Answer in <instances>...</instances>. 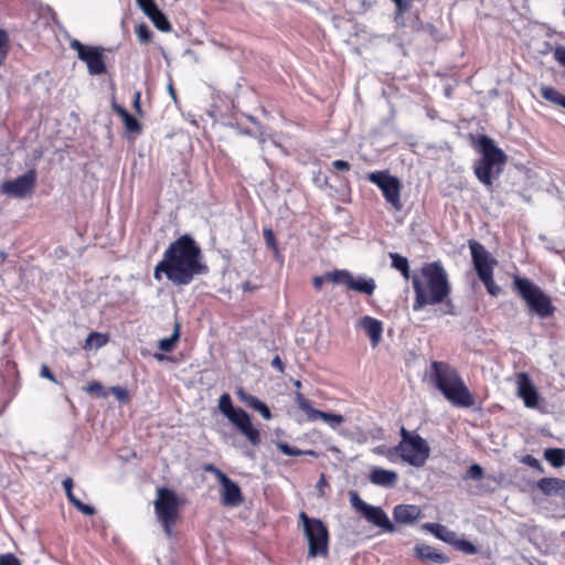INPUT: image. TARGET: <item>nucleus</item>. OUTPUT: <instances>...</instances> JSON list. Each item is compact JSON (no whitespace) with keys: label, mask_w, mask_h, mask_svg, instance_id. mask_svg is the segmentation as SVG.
<instances>
[{"label":"nucleus","mask_w":565,"mask_h":565,"mask_svg":"<svg viewBox=\"0 0 565 565\" xmlns=\"http://www.w3.org/2000/svg\"><path fill=\"white\" fill-rule=\"evenodd\" d=\"M70 47L77 52V57L86 63L89 75H102L107 71L104 49L102 46H89L73 39Z\"/></svg>","instance_id":"obj_10"},{"label":"nucleus","mask_w":565,"mask_h":565,"mask_svg":"<svg viewBox=\"0 0 565 565\" xmlns=\"http://www.w3.org/2000/svg\"><path fill=\"white\" fill-rule=\"evenodd\" d=\"M296 386H297V387H299V386H300V382H299V381H297V382H296Z\"/></svg>","instance_id":"obj_63"},{"label":"nucleus","mask_w":565,"mask_h":565,"mask_svg":"<svg viewBox=\"0 0 565 565\" xmlns=\"http://www.w3.org/2000/svg\"><path fill=\"white\" fill-rule=\"evenodd\" d=\"M239 134H241V135L250 136V135H252V131H250L249 129H241V130H239Z\"/></svg>","instance_id":"obj_60"},{"label":"nucleus","mask_w":565,"mask_h":565,"mask_svg":"<svg viewBox=\"0 0 565 565\" xmlns=\"http://www.w3.org/2000/svg\"><path fill=\"white\" fill-rule=\"evenodd\" d=\"M349 494L351 507L367 522L381 527L384 532L393 533L395 531L394 524L382 508L366 503L356 491H350Z\"/></svg>","instance_id":"obj_9"},{"label":"nucleus","mask_w":565,"mask_h":565,"mask_svg":"<svg viewBox=\"0 0 565 565\" xmlns=\"http://www.w3.org/2000/svg\"><path fill=\"white\" fill-rule=\"evenodd\" d=\"M422 511L415 504H398L393 510L395 522L402 524H414L420 518Z\"/></svg>","instance_id":"obj_19"},{"label":"nucleus","mask_w":565,"mask_h":565,"mask_svg":"<svg viewBox=\"0 0 565 565\" xmlns=\"http://www.w3.org/2000/svg\"><path fill=\"white\" fill-rule=\"evenodd\" d=\"M454 406L469 408L475 405V397L463 383L462 379L450 388L441 392Z\"/></svg>","instance_id":"obj_16"},{"label":"nucleus","mask_w":565,"mask_h":565,"mask_svg":"<svg viewBox=\"0 0 565 565\" xmlns=\"http://www.w3.org/2000/svg\"><path fill=\"white\" fill-rule=\"evenodd\" d=\"M204 470L206 472L213 473L216 477L218 482H221L222 480H224L227 477L221 469L215 467L213 463L205 465Z\"/></svg>","instance_id":"obj_46"},{"label":"nucleus","mask_w":565,"mask_h":565,"mask_svg":"<svg viewBox=\"0 0 565 565\" xmlns=\"http://www.w3.org/2000/svg\"><path fill=\"white\" fill-rule=\"evenodd\" d=\"M277 448L286 456H290V457H297V456H300V455H315V451L313 450H300L296 447H292L290 446L289 444L287 443H284V441H278L276 444Z\"/></svg>","instance_id":"obj_34"},{"label":"nucleus","mask_w":565,"mask_h":565,"mask_svg":"<svg viewBox=\"0 0 565 565\" xmlns=\"http://www.w3.org/2000/svg\"><path fill=\"white\" fill-rule=\"evenodd\" d=\"M221 484V502L224 507H238L243 503L244 497L239 486L231 478L226 477L220 482Z\"/></svg>","instance_id":"obj_18"},{"label":"nucleus","mask_w":565,"mask_h":565,"mask_svg":"<svg viewBox=\"0 0 565 565\" xmlns=\"http://www.w3.org/2000/svg\"><path fill=\"white\" fill-rule=\"evenodd\" d=\"M136 34L142 44H147L152 40V32L145 23H140L136 26Z\"/></svg>","instance_id":"obj_38"},{"label":"nucleus","mask_w":565,"mask_h":565,"mask_svg":"<svg viewBox=\"0 0 565 565\" xmlns=\"http://www.w3.org/2000/svg\"><path fill=\"white\" fill-rule=\"evenodd\" d=\"M452 545L460 552L467 554V555H475L478 552L477 546L471 543L470 541H467L465 539H455V542H452Z\"/></svg>","instance_id":"obj_35"},{"label":"nucleus","mask_w":565,"mask_h":565,"mask_svg":"<svg viewBox=\"0 0 565 565\" xmlns=\"http://www.w3.org/2000/svg\"><path fill=\"white\" fill-rule=\"evenodd\" d=\"M168 92H169L171 98L175 102L177 100V93H175L174 87H173L171 82L168 85Z\"/></svg>","instance_id":"obj_58"},{"label":"nucleus","mask_w":565,"mask_h":565,"mask_svg":"<svg viewBox=\"0 0 565 565\" xmlns=\"http://www.w3.org/2000/svg\"><path fill=\"white\" fill-rule=\"evenodd\" d=\"M0 565H21L20 559L12 553L0 554Z\"/></svg>","instance_id":"obj_43"},{"label":"nucleus","mask_w":565,"mask_h":565,"mask_svg":"<svg viewBox=\"0 0 565 565\" xmlns=\"http://www.w3.org/2000/svg\"><path fill=\"white\" fill-rule=\"evenodd\" d=\"M422 278L412 276L415 299L413 310L419 311L425 306L444 303L450 296L451 285L443 264L437 262L425 263L420 268Z\"/></svg>","instance_id":"obj_2"},{"label":"nucleus","mask_w":565,"mask_h":565,"mask_svg":"<svg viewBox=\"0 0 565 565\" xmlns=\"http://www.w3.org/2000/svg\"><path fill=\"white\" fill-rule=\"evenodd\" d=\"M134 107L136 109L137 113H141V107H140V92H136L135 94V98H134Z\"/></svg>","instance_id":"obj_57"},{"label":"nucleus","mask_w":565,"mask_h":565,"mask_svg":"<svg viewBox=\"0 0 565 565\" xmlns=\"http://www.w3.org/2000/svg\"><path fill=\"white\" fill-rule=\"evenodd\" d=\"M122 119V122L125 125V128L128 132L140 135L142 127L138 119L134 117L131 114L125 115Z\"/></svg>","instance_id":"obj_36"},{"label":"nucleus","mask_w":565,"mask_h":565,"mask_svg":"<svg viewBox=\"0 0 565 565\" xmlns=\"http://www.w3.org/2000/svg\"><path fill=\"white\" fill-rule=\"evenodd\" d=\"M475 148L480 153V158L473 163L475 175L480 183L490 189L494 180L501 175L508 156L487 135L478 136Z\"/></svg>","instance_id":"obj_3"},{"label":"nucleus","mask_w":565,"mask_h":565,"mask_svg":"<svg viewBox=\"0 0 565 565\" xmlns=\"http://www.w3.org/2000/svg\"><path fill=\"white\" fill-rule=\"evenodd\" d=\"M390 257L392 259L393 268L398 270L405 279L412 278L409 263L406 257L399 255L398 253H390Z\"/></svg>","instance_id":"obj_31"},{"label":"nucleus","mask_w":565,"mask_h":565,"mask_svg":"<svg viewBox=\"0 0 565 565\" xmlns=\"http://www.w3.org/2000/svg\"><path fill=\"white\" fill-rule=\"evenodd\" d=\"M348 288L370 296L374 292L376 285L373 278H365L362 276L354 278L351 275Z\"/></svg>","instance_id":"obj_25"},{"label":"nucleus","mask_w":565,"mask_h":565,"mask_svg":"<svg viewBox=\"0 0 565 565\" xmlns=\"http://www.w3.org/2000/svg\"><path fill=\"white\" fill-rule=\"evenodd\" d=\"M522 462L530 466L531 468L539 470L540 472H544V468L542 467L541 462L531 455L524 456L522 458Z\"/></svg>","instance_id":"obj_44"},{"label":"nucleus","mask_w":565,"mask_h":565,"mask_svg":"<svg viewBox=\"0 0 565 565\" xmlns=\"http://www.w3.org/2000/svg\"><path fill=\"white\" fill-rule=\"evenodd\" d=\"M95 340V347L100 348L107 342V338L100 333L92 332L88 335L87 343L92 345V341Z\"/></svg>","instance_id":"obj_45"},{"label":"nucleus","mask_w":565,"mask_h":565,"mask_svg":"<svg viewBox=\"0 0 565 565\" xmlns=\"http://www.w3.org/2000/svg\"><path fill=\"white\" fill-rule=\"evenodd\" d=\"M8 34L0 29V65L3 63L8 53Z\"/></svg>","instance_id":"obj_42"},{"label":"nucleus","mask_w":565,"mask_h":565,"mask_svg":"<svg viewBox=\"0 0 565 565\" xmlns=\"http://www.w3.org/2000/svg\"><path fill=\"white\" fill-rule=\"evenodd\" d=\"M296 402L299 408L306 413L308 420H323L332 429H337L344 422V417L340 414H333L316 409L311 406L309 399L305 398L303 395L297 394Z\"/></svg>","instance_id":"obj_15"},{"label":"nucleus","mask_w":565,"mask_h":565,"mask_svg":"<svg viewBox=\"0 0 565 565\" xmlns=\"http://www.w3.org/2000/svg\"><path fill=\"white\" fill-rule=\"evenodd\" d=\"M154 358L158 360V361H163L166 359V355L162 354V353H156L154 354Z\"/></svg>","instance_id":"obj_59"},{"label":"nucleus","mask_w":565,"mask_h":565,"mask_svg":"<svg viewBox=\"0 0 565 565\" xmlns=\"http://www.w3.org/2000/svg\"><path fill=\"white\" fill-rule=\"evenodd\" d=\"M518 395L523 399L529 408H535L539 405V393L526 373H520L516 379Z\"/></svg>","instance_id":"obj_17"},{"label":"nucleus","mask_w":565,"mask_h":565,"mask_svg":"<svg viewBox=\"0 0 565 565\" xmlns=\"http://www.w3.org/2000/svg\"><path fill=\"white\" fill-rule=\"evenodd\" d=\"M429 380L435 387L444 392L461 380L459 373L445 362L434 361L430 365Z\"/></svg>","instance_id":"obj_14"},{"label":"nucleus","mask_w":565,"mask_h":565,"mask_svg":"<svg viewBox=\"0 0 565 565\" xmlns=\"http://www.w3.org/2000/svg\"><path fill=\"white\" fill-rule=\"evenodd\" d=\"M397 473L393 470L376 467L370 473V481L382 487H393L397 481Z\"/></svg>","instance_id":"obj_23"},{"label":"nucleus","mask_w":565,"mask_h":565,"mask_svg":"<svg viewBox=\"0 0 565 565\" xmlns=\"http://www.w3.org/2000/svg\"><path fill=\"white\" fill-rule=\"evenodd\" d=\"M513 288L525 302L529 311L540 319L554 316L556 307L552 298L536 284L529 278L515 276Z\"/></svg>","instance_id":"obj_4"},{"label":"nucleus","mask_w":565,"mask_h":565,"mask_svg":"<svg viewBox=\"0 0 565 565\" xmlns=\"http://www.w3.org/2000/svg\"><path fill=\"white\" fill-rule=\"evenodd\" d=\"M328 281L338 285H345L348 287L349 280L351 278V273L345 269H335L333 271L327 273Z\"/></svg>","instance_id":"obj_32"},{"label":"nucleus","mask_w":565,"mask_h":565,"mask_svg":"<svg viewBox=\"0 0 565 565\" xmlns=\"http://www.w3.org/2000/svg\"><path fill=\"white\" fill-rule=\"evenodd\" d=\"M146 15L151 20L153 25L161 32L171 31V23L169 22L166 14L158 8V6L148 13H146Z\"/></svg>","instance_id":"obj_27"},{"label":"nucleus","mask_w":565,"mask_h":565,"mask_svg":"<svg viewBox=\"0 0 565 565\" xmlns=\"http://www.w3.org/2000/svg\"><path fill=\"white\" fill-rule=\"evenodd\" d=\"M469 248L471 253L473 268L479 279H483V277L493 275V269L498 262L486 249V247L477 241H470Z\"/></svg>","instance_id":"obj_13"},{"label":"nucleus","mask_w":565,"mask_h":565,"mask_svg":"<svg viewBox=\"0 0 565 565\" xmlns=\"http://www.w3.org/2000/svg\"><path fill=\"white\" fill-rule=\"evenodd\" d=\"M244 289H245V290H250L252 288H250L249 284H246V285L244 286Z\"/></svg>","instance_id":"obj_61"},{"label":"nucleus","mask_w":565,"mask_h":565,"mask_svg":"<svg viewBox=\"0 0 565 565\" xmlns=\"http://www.w3.org/2000/svg\"><path fill=\"white\" fill-rule=\"evenodd\" d=\"M84 391L88 394H92V395H95L97 397H103L105 398L107 396V392L105 391L104 386L102 385L100 382L98 381H92L90 383H88L85 387H84Z\"/></svg>","instance_id":"obj_37"},{"label":"nucleus","mask_w":565,"mask_h":565,"mask_svg":"<svg viewBox=\"0 0 565 565\" xmlns=\"http://www.w3.org/2000/svg\"><path fill=\"white\" fill-rule=\"evenodd\" d=\"M326 281H328L327 274L323 276H316L312 284L317 290H320Z\"/></svg>","instance_id":"obj_54"},{"label":"nucleus","mask_w":565,"mask_h":565,"mask_svg":"<svg viewBox=\"0 0 565 565\" xmlns=\"http://www.w3.org/2000/svg\"><path fill=\"white\" fill-rule=\"evenodd\" d=\"M332 167L335 170L341 171V172H347L351 168L350 163L348 161H344V160H334L332 162Z\"/></svg>","instance_id":"obj_52"},{"label":"nucleus","mask_w":565,"mask_h":565,"mask_svg":"<svg viewBox=\"0 0 565 565\" xmlns=\"http://www.w3.org/2000/svg\"><path fill=\"white\" fill-rule=\"evenodd\" d=\"M114 110L121 117L124 118L125 115H128V110L126 108H124L122 106L118 105V104H114Z\"/></svg>","instance_id":"obj_56"},{"label":"nucleus","mask_w":565,"mask_h":565,"mask_svg":"<svg viewBox=\"0 0 565 565\" xmlns=\"http://www.w3.org/2000/svg\"><path fill=\"white\" fill-rule=\"evenodd\" d=\"M264 238L268 246L276 247V239L274 232L270 228H264Z\"/></svg>","instance_id":"obj_51"},{"label":"nucleus","mask_w":565,"mask_h":565,"mask_svg":"<svg viewBox=\"0 0 565 565\" xmlns=\"http://www.w3.org/2000/svg\"><path fill=\"white\" fill-rule=\"evenodd\" d=\"M367 179L380 188L385 200L397 211L402 209L401 204V181L386 171L371 172Z\"/></svg>","instance_id":"obj_11"},{"label":"nucleus","mask_w":565,"mask_h":565,"mask_svg":"<svg viewBox=\"0 0 565 565\" xmlns=\"http://www.w3.org/2000/svg\"><path fill=\"white\" fill-rule=\"evenodd\" d=\"M136 2L145 14L157 7L154 0H136Z\"/></svg>","instance_id":"obj_47"},{"label":"nucleus","mask_w":565,"mask_h":565,"mask_svg":"<svg viewBox=\"0 0 565 565\" xmlns=\"http://www.w3.org/2000/svg\"><path fill=\"white\" fill-rule=\"evenodd\" d=\"M399 434L401 441L394 447L395 454L413 467H423L430 455L428 443L416 431H409L404 426L401 427Z\"/></svg>","instance_id":"obj_5"},{"label":"nucleus","mask_w":565,"mask_h":565,"mask_svg":"<svg viewBox=\"0 0 565 565\" xmlns=\"http://www.w3.org/2000/svg\"><path fill=\"white\" fill-rule=\"evenodd\" d=\"M35 185L36 171L30 169L15 179L4 181L0 186V192L10 198L24 199L33 192Z\"/></svg>","instance_id":"obj_12"},{"label":"nucleus","mask_w":565,"mask_h":565,"mask_svg":"<svg viewBox=\"0 0 565 565\" xmlns=\"http://www.w3.org/2000/svg\"><path fill=\"white\" fill-rule=\"evenodd\" d=\"M554 58L565 67V46L558 45L554 50Z\"/></svg>","instance_id":"obj_50"},{"label":"nucleus","mask_w":565,"mask_h":565,"mask_svg":"<svg viewBox=\"0 0 565 565\" xmlns=\"http://www.w3.org/2000/svg\"><path fill=\"white\" fill-rule=\"evenodd\" d=\"M110 393L113 395H115V397L121 402V403H126L128 399H129V392L127 388L125 387H121L119 385H116V386H111L110 387Z\"/></svg>","instance_id":"obj_41"},{"label":"nucleus","mask_w":565,"mask_h":565,"mask_svg":"<svg viewBox=\"0 0 565 565\" xmlns=\"http://www.w3.org/2000/svg\"><path fill=\"white\" fill-rule=\"evenodd\" d=\"M441 305H443V309H441V313L443 315H449V316H456L457 315L456 309H455V305L449 299V297Z\"/></svg>","instance_id":"obj_49"},{"label":"nucleus","mask_w":565,"mask_h":565,"mask_svg":"<svg viewBox=\"0 0 565 565\" xmlns=\"http://www.w3.org/2000/svg\"><path fill=\"white\" fill-rule=\"evenodd\" d=\"M179 337H180L179 324H175L173 333L168 338L161 339L158 343V348L163 352H171L174 349V347L179 340Z\"/></svg>","instance_id":"obj_33"},{"label":"nucleus","mask_w":565,"mask_h":565,"mask_svg":"<svg viewBox=\"0 0 565 565\" xmlns=\"http://www.w3.org/2000/svg\"><path fill=\"white\" fill-rule=\"evenodd\" d=\"M537 488L546 495L565 489V480L558 478H542L537 481Z\"/></svg>","instance_id":"obj_28"},{"label":"nucleus","mask_w":565,"mask_h":565,"mask_svg":"<svg viewBox=\"0 0 565 565\" xmlns=\"http://www.w3.org/2000/svg\"><path fill=\"white\" fill-rule=\"evenodd\" d=\"M236 394L241 402L258 412L265 419L271 418V412L263 401L258 399L254 395L246 393L243 388H238Z\"/></svg>","instance_id":"obj_22"},{"label":"nucleus","mask_w":565,"mask_h":565,"mask_svg":"<svg viewBox=\"0 0 565 565\" xmlns=\"http://www.w3.org/2000/svg\"><path fill=\"white\" fill-rule=\"evenodd\" d=\"M423 527L427 531H429L431 534H434L437 539L452 544L456 539V533L449 529H447L445 525L439 523H425Z\"/></svg>","instance_id":"obj_26"},{"label":"nucleus","mask_w":565,"mask_h":565,"mask_svg":"<svg viewBox=\"0 0 565 565\" xmlns=\"http://www.w3.org/2000/svg\"><path fill=\"white\" fill-rule=\"evenodd\" d=\"M414 552L415 556L420 561H428L437 564H445L449 562V558L445 554L426 544H416Z\"/></svg>","instance_id":"obj_21"},{"label":"nucleus","mask_w":565,"mask_h":565,"mask_svg":"<svg viewBox=\"0 0 565 565\" xmlns=\"http://www.w3.org/2000/svg\"><path fill=\"white\" fill-rule=\"evenodd\" d=\"M73 479L70 477L63 481V488L65 490L68 501L83 514L94 515L96 513L95 508L82 502L77 497H75V494L73 493Z\"/></svg>","instance_id":"obj_24"},{"label":"nucleus","mask_w":565,"mask_h":565,"mask_svg":"<svg viewBox=\"0 0 565 565\" xmlns=\"http://www.w3.org/2000/svg\"><path fill=\"white\" fill-rule=\"evenodd\" d=\"M248 119L252 121V122H255L256 119L253 117V116H248Z\"/></svg>","instance_id":"obj_62"},{"label":"nucleus","mask_w":565,"mask_h":565,"mask_svg":"<svg viewBox=\"0 0 565 565\" xmlns=\"http://www.w3.org/2000/svg\"><path fill=\"white\" fill-rule=\"evenodd\" d=\"M487 291L491 295V296H498L501 291V288L494 282L493 280V275H489L487 277H483V279H480Z\"/></svg>","instance_id":"obj_39"},{"label":"nucleus","mask_w":565,"mask_h":565,"mask_svg":"<svg viewBox=\"0 0 565 565\" xmlns=\"http://www.w3.org/2000/svg\"><path fill=\"white\" fill-rule=\"evenodd\" d=\"M40 376L43 379H47L52 383H55V384L58 383L55 375L53 374V372L50 370V367L46 364H42L41 370H40Z\"/></svg>","instance_id":"obj_48"},{"label":"nucleus","mask_w":565,"mask_h":565,"mask_svg":"<svg viewBox=\"0 0 565 565\" xmlns=\"http://www.w3.org/2000/svg\"><path fill=\"white\" fill-rule=\"evenodd\" d=\"M540 92L545 100L565 109V95L559 93L556 88L543 85Z\"/></svg>","instance_id":"obj_29"},{"label":"nucleus","mask_w":565,"mask_h":565,"mask_svg":"<svg viewBox=\"0 0 565 565\" xmlns=\"http://www.w3.org/2000/svg\"><path fill=\"white\" fill-rule=\"evenodd\" d=\"M483 477V469L478 463H472L466 471L463 479L479 480Z\"/></svg>","instance_id":"obj_40"},{"label":"nucleus","mask_w":565,"mask_h":565,"mask_svg":"<svg viewBox=\"0 0 565 565\" xmlns=\"http://www.w3.org/2000/svg\"><path fill=\"white\" fill-rule=\"evenodd\" d=\"M544 459L547 460L554 468H561L565 466V449L547 448L544 451Z\"/></svg>","instance_id":"obj_30"},{"label":"nucleus","mask_w":565,"mask_h":565,"mask_svg":"<svg viewBox=\"0 0 565 565\" xmlns=\"http://www.w3.org/2000/svg\"><path fill=\"white\" fill-rule=\"evenodd\" d=\"M360 324L371 340L372 347H377L381 341L383 332V323L370 316L361 319Z\"/></svg>","instance_id":"obj_20"},{"label":"nucleus","mask_w":565,"mask_h":565,"mask_svg":"<svg viewBox=\"0 0 565 565\" xmlns=\"http://www.w3.org/2000/svg\"><path fill=\"white\" fill-rule=\"evenodd\" d=\"M299 519L308 542V555L310 557L327 556L329 531L326 524L320 519L308 516L306 512H300Z\"/></svg>","instance_id":"obj_7"},{"label":"nucleus","mask_w":565,"mask_h":565,"mask_svg":"<svg viewBox=\"0 0 565 565\" xmlns=\"http://www.w3.org/2000/svg\"><path fill=\"white\" fill-rule=\"evenodd\" d=\"M218 409L253 446L260 444L259 430L253 426L249 414L243 408L234 407L230 394L220 396Z\"/></svg>","instance_id":"obj_6"},{"label":"nucleus","mask_w":565,"mask_h":565,"mask_svg":"<svg viewBox=\"0 0 565 565\" xmlns=\"http://www.w3.org/2000/svg\"><path fill=\"white\" fill-rule=\"evenodd\" d=\"M271 366L276 370H278L279 372H284V363L280 359L279 355H276L273 360H271Z\"/></svg>","instance_id":"obj_55"},{"label":"nucleus","mask_w":565,"mask_h":565,"mask_svg":"<svg viewBox=\"0 0 565 565\" xmlns=\"http://www.w3.org/2000/svg\"><path fill=\"white\" fill-rule=\"evenodd\" d=\"M209 270L200 245L191 235L183 234L169 244L154 266L153 278L160 281L164 275L172 285L180 287L190 285L196 276L206 275Z\"/></svg>","instance_id":"obj_1"},{"label":"nucleus","mask_w":565,"mask_h":565,"mask_svg":"<svg viewBox=\"0 0 565 565\" xmlns=\"http://www.w3.org/2000/svg\"><path fill=\"white\" fill-rule=\"evenodd\" d=\"M395 3L397 15H402L408 10V2L406 0H392Z\"/></svg>","instance_id":"obj_53"},{"label":"nucleus","mask_w":565,"mask_h":565,"mask_svg":"<svg viewBox=\"0 0 565 565\" xmlns=\"http://www.w3.org/2000/svg\"><path fill=\"white\" fill-rule=\"evenodd\" d=\"M154 511L158 521L168 537L173 535V525L179 515V499L174 491L160 488L154 500Z\"/></svg>","instance_id":"obj_8"}]
</instances>
